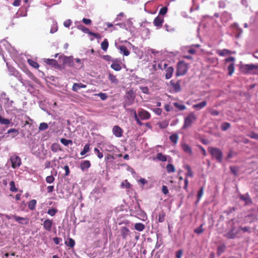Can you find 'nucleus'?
Listing matches in <instances>:
<instances>
[{"instance_id": "nucleus-1", "label": "nucleus", "mask_w": 258, "mask_h": 258, "mask_svg": "<svg viewBox=\"0 0 258 258\" xmlns=\"http://www.w3.org/2000/svg\"><path fill=\"white\" fill-rule=\"evenodd\" d=\"M238 221L233 219L229 221V223L230 224V229L227 232H225L223 234V236L229 239L235 238L240 232L239 228L236 227V225L238 224Z\"/></svg>"}, {"instance_id": "nucleus-2", "label": "nucleus", "mask_w": 258, "mask_h": 258, "mask_svg": "<svg viewBox=\"0 0 258 258\" xmlns=\"http://www.w3.org/2000/svg\"><path fill=\"white\" fill-rule=\"evenodd\" d=\"M197 119V117L194 112L189 113L184 119V123L182 128L185 130L190 127L192 124L196 121Z\"/></svg>"}, {"instance_id": "nucleus-3", "label": "nucleus", "mask_w": 258, "mask_h": 258, "mask_svg": "<svg viewBox=\"0 0 258 258\" xmlns=\"http://www.w3.org/2000/svg\"><path fill=\"white\" fill-rule=\"evenodd\" d=\"M135 96L132 90L128 91L124 96V100L123 102V108L125 109L127 107L131 105L134 102Z\"/></svg>"}, {"instance_id": "nucleus-4", "label": "nucleus", "mask_w": 258, "mask_h": 258, "mask_svg": "<svg viewBox=\"0 0 258 258\" xmlns=\"http://www.w3.org/2000/svg\"><path fill=\"white\" fill-rule=\"evenodd\" d=\"M240 70L244 74L255 73L258 70V64H242L240 67Z\"/></svg>"}, {"instance_id": "nucleus-5", "label": "nucleus", "mask_w": 258, "mask_h": 258, "mask_svg": "<svg viewBox=\"0 0 258 258\" xmlns=\"http://www.w3.org/2000/svg\"><path fill=\"white\" fill-rule=\"evenodd\" d=\"M158 67L160 69L165 70V78L166 79L168 80L172 77L174 71V69L172 67L168 66L166 63H164L163 65H162V63H159Z\"/></svg>"}, {"instance_id": "nucleus-6", "label": "nucleus", "mask_w": 258, "mask_h": 258, "mask_svg": "<svg viewBox=\"0 0 258 258\" xmlns=\"http://www.w3.org/2000/svg\"><path fill=\"white\" fill-rule=\"evenodd\" d=\"M187 71V66L186 63L183 61H180L177 65L176 76L184 75Z\"/></svg>"}, {"instance_id": "nucleus-7", "label": "nucleus", "mask_w": 258, "mask_h": 258, "mask_svg": "<svg viewBox=\"0 0 258 258\" xmlns=\"http://www.w3.org/2000/svg\"><path fill=\"white\" fill-rule=\"evenodd\" d=\"M208 151L215 157L219 162H221L222 160L223 154L222 151L218 148L209 147L208 148Z\"/></svg>"}, {"instance_id": "nucleus-8", "label": "nucleus", "mask_w": 258, "mask_h": 258, "mask_svg": "<svg viewBox=\"0 0 258 258\" xmlns=\"http://www.w3.org/2000/svg\"><path fill=\"white\" fill-rule=\"evenodd\" d=\"M10 161L12 163V167L14 169L19 167L21 164V159L17 155L11 156Z\"/></svg>"}, {"instance_id": "nucleus-9", "label": "nucleus", "mask_w": 258, "mask_h": 258, "mask_svg": "<svg viewBox=\"0 0 258 258\" xmlns=\"http://www.w3.org/2000/svg\"><path fill=\"white\" fill-rule=\"evenodd\" d=\"M231 28L232 29L233 33L235 35V37L236 38H239L242 33V30L239 27L238 24L234 23L231 25Z\"/></svg>"}, {"instance_id": "nucleus-10", "label": "nucleus", "mask_w": 258, "mask_h": 258, "mask_svg": "<svg viewBox=\"0 0 258 258\" xmlns=\"http://www.w3.org/2000/svg\"><path fill=\"white\" fill-rule=\"evenodd\" d=\"M220 19L221 22L224 24L232 20V15L227 11H224L221 14Z\"/></svg>"}, {"instance_id": "nucleus-11", "label": "nucleus", "mask_w": 258, "mask_h": 258, "mask_svg": "<svg viewBox=\"0 0 258 258\" xmlns=\"http://www.w3.org/2000/svg\"><path fill=\"white\" fill-rule=\"evenodd\" d=\"M138 116L142 120L149 119L151 117L150 113L144 109H141L139 111Z\"/></svg>"}, {"instance_id": "nucleus-12", "label": "nucleus", "mask_w": 258, "mask_h": 258, "mask_svg": "<svg viewBox=\"0 0 258 258\" xmlns=\"http://www.w3.org/2000/svg\"><path fill=\"white\" fill-rule=\"evenodd\" d=\"M120 62L121 60L120 58H115V59L112 61L110 67L114 71H119L121 69V67L120 65Z\"/></svg>"}, {"instance_id": "nucleus-13", "label": "nucleus", "mask_w": 258, "mask_h": 258, "mask_svg": "<svg viewBox=\"0 0 258 258\" xmlns=\"http://www.w3.org/2000/svg\"><path fill=\"white\" fill-rule=\"evenodd\" d=\"M239 199L245 202V205H248L252 204L251 199L248 193L244 195H240Z\"/></svg>"}, {"instance_id": "nucleus-14", "label": "nucleus", "mask_w": 258, "mask_h": 258, "mask_svg": "<svg viewBox=\"0 0 258 258\" xmlns=\"http://www.w3.org/2000/svg\"><path fill=\"white\" fill-rule=\"evenodd\" d=\"M131 232L130 229L125 227H122L120 229V234L123 239H126L127 237L130 236Z\"/></svg>"}, {"instance_id": "nucleus-15", "label": "nucleus", "mask_w": 258, "mask_h": 258, "mask_svg": "<svg viewBox=\"0 0 258 258\" xmlns=\"http://www.w3.org/2000/svg\"><path fill=\"white\" fill-rule=\"evenodd\" d=\"M113 135L118 138L121 137L122 136L123 130L118 125H115L112 129Z\"/></svg>"}, {"instance_id": "nucleus-16", "label": "nucleus", "mask_w": 258, "mask_h": 258, "mask_svg": "<svg viewBox=\"0 0 258 258\" xmlns=\"http://www.w3.org/2000/svg\"><path fill=\"white\" fill-rule=\"evenodd\" d=\"M13 218L19 224L27 225L29 223V219L27 218L19 216H13Z\"/></svg>"}, {"instance_id": "nucleus-17", "label": "nucleus", "mask_w": 258, "mask_h": 258, "mask_svg": "<svg viewBox=\"0 0 258 258\" xmlns=\"http://www.w3.org/2000/svg\"><path fill=\"white\" fill-rule=\"evenodd\" d=\"M52 225V221L49 219H46L43 222V226L45 230L50 231L51 230Z\"/></svg>"}, {"instance_id": "nucleus-18", "label": "nucleus", "mask_w": 258, "mask_h": 258, "mask_svg": "<svg viewBox=\"0 0 258 258\" xmlns=\"http://www.w3.org/2000/svg\"><path fill=\"white\" fill-rule=\"evenodd\" d=\"M207 104L206 101H203L199 103L194 104L192 106L193 109L197 110H200L204 108Z\"/></svg>"}, {"instance_id": "nucleus-19", "label": "nucleus", "mask_w": 258, "mask_h": 258, "mask_svg": "<svg viewBox=\"0 0 258 258\" xmlns=\"http://www.w3.org/2000/svg\"><path fill=\"white\" fill-rule=\"evenodd\" d=\"M86 85L82 83H74L72 87V90L75 92H78V91L81 88H85Z\"/></svg>"}, {"instance_id": "nucleus-20", "label": "nucleus", "mask_w": 258, "mask_h": 258, "mask_svg": "<svg viewBox=\"0 0 258 258\" xmlns=\"http://www.w3.org/2000/svg\"><path fill=\"white\" fill-rule=\"evenodd\" d=\"M91 166L90 162L88 160H85L82 162L80 164V168L83 170L88 169Z\"/></svg>"}, {"instance_id": "nucleus-21", "label": "nucleus", "mask_w": 258, "mask_h": 258, "mask_svg": "<svg viewBox=\"0 0 258 258\" xmlns=\"http://www.w3.org/2000/svg\"><path fill=\"white\" fill-rule=\"evenodd\" d=\"M117 48L120 50V52L125 56H128L130 53L129 50L124 45H120Z\"/></svg>"}, {"instance_id": "nucleus-22", "label": "nucleus", "mask_w": 258, "mask_h": 258, "mask_svg": "<svg viewBox=\"0 0 258 258\" xmlns=\"http://www.w3.org/2000/svg\"><path fill=\"white\" fill-rule=\"evenodd\" d=\"M44 62L47 64L55 67L58 66L57 61L54 59L44 58L43 59Z\"/></svg>"}, {"instance_id": "nucleus-23", "label": "nucleus", "mask_w": 258, "mask_h": 258, "mask_svg": "<svg viewBox=\"0 0 258 258\" xmlns=\"http://www.w3.org/2000/svg\"><path fill=\"white\" fill-rule=\"evenodd\" d=\"M163 22V19L159 16L156 17L153 21L154 25L156 27H161Z\"/></svg>"}, {"instance_id": "nucleus-24", "label": "nucleus", "mask_w": 258, "mask_h": 258, "mask_svg": "<svg viewBox=\"0 0 258 258\" xmlns=\"http://www.w3.org/2000/svg\"><path fill=\"white\" fill-rule=\"evenodd\" d=\"M182 149L184 152L189 154H192V150L190 147L186 144H183L182 145Z\"/></svg>"}, {"instance_id": "nucleus-25", "label": "nucleus", "mask_w": 258, "mask_h": 258, "mask_svg": "<svg viewBox=\"0 0 258 258\" xmlns=\"http://www.w3.org/2000/svg\"><path fill=\"white\" fill-rule=\"evenodd\" d=\"M77 28L78 29L82 31L83 32H84L85 33L88 34H89L90 31L88 28L85 27L84 25H83L82 24H79V25H77Z\"/></svg>"}, {"instance_id": "nucleus-26", "label": "nucleus", "mask_w": 258, "mask_h": 258, "mask_svg": "<svg viewBox=\"0 0 258 258\" xmlns=\"http://www.w3.org/2000/svg\"><path fill=\"white\" fill-rule=\"evenodd\" d=\"M170 83L172 85V88L174 91L176 92H179L181 90L180 85L179 83H172L170 82Z\"/></svg>"}, {"instance_id": "nucleus-27", "label": "nucleus", "mask_w": 258, "mask_h": 258, "mask_svg": "<svg viewBox=\"0 0 258 258\" xmlns=\"http://www.w3.org/2000/svg\"><path fill=\"white\" fill-rule=\"evenodd\" d=\"M231 126L230 123L224 122L221 123L220 127L222 131H226L228 130Z\"/></svg>"}, {"instance_id": "nucleus-28", "label": "nucleus", "mask_w": 258, "mask_h": 258, "mask_svg": "<svg viewBox=\"0 0 258 258\" xmlns=\"http://www.w3.org/2000/svg\"><path fill=\"white\" fill-rule=\"evenodd\" d=\"M65 244L70 247H73L75 246V240L71 238H69L67 240L65 241Z\"/></svg>"}, {"instance_id": "nucleus-29", "label": "nucleus", "mask_w": 258, "mask_h": 258, "mask_svg": "<svg viewBox=\"0 0 258 258\" xmlns=\"http://www.w3.org/2000/svg\"><path fill=\"white\" fill-rule=\"evenodd\" d=\"M173 105L177 108L179 110L182 111L186 109V106L181 104H179L178 102H174L173 103Z\"/></svg>"}, {"instance_id": "nucleus-30", "label": "nucleus", "mask_w": 258, "mask_h": 258, "mask_svg": "<svg viewBox=\"0 0 258 258\" xmlns=\"http://www.w3.org/2000/svg\"><path fill=\"white\" fill-rule=\"evenodd\" d=\"M145 225L141 223H138L135 225V228L139 231H142L145 229Z\"/></svg>"}, {"instance_id": "nucleus-31", "label": "nucleus", "mask_w": 258, "mask_h": 258, "mask_svg": "<svg viewBox=\"0 0 258 258\" xmlns=\"http://www.w3.org/2000/svg\"><path fill=\"white\" fill-rule=\"evenodd\" d=\"M101 49L104 51H106L108 47V42L107 39H105L101 44Z\"/></svg>"}, {"instance_id": "nucleus-32", "label": "nucleus", "mask_w": 258, "mask_h": 258, "mask_svg": "<svg viewBox=\"0 0 258 258\" xmlns=\"http://www.w3.org/2000/svg\"><path fill=\"white\" fill-rule=\"evenodd\" d=\"M51 149L53 152H57L58 151H60V145L58 144L54 143L51 146Z\"/></svg>"}, {"instance_id": "nucleus-33", "label": "nucleus", "mask_w": 258, "mask_h": 258, "mask_svg": "<svg viewBox=\"0 0 258 258\" xmlns=\"http://www.w3.org/2000/svg\"><path fill=\"white\" fill-rule=\"evenodd\" d=\"M36 201L35 200H31L28 203V208L31 210H33L36 207Z\"/></svg>"}, {"instance_id": "nucleus-34", "label": "nucleus", "mask_w": 258, "mask_h": 258, "mask_svg": "<svg viewBox=\"0 0 258 258\" xmlns=\"http://www.w3.org/2000/svg\"><path fill=\"white\" fill-rule=\"evenodd\" d=\"M90 150V145L89 144H86L83 148V150L81 152L80 154L82 156L85 155L87 152H88Z\"/></svg>"}, {"instance_id": "nucleus-35", "label": "nucleus", "mask_w": 258, "mask_h": 258, "mask_svg": "<svg viewBox=\"0 0 258 258\" xmlns=\"http://www.w3.org/2000/svg\"><path fill=\"white\" fill-rule=\"evenodd\" d=\"M156 158L159 161L165 162L167 160V158L165 155H163L161 153H159L157 154Z\"/></svg>"}, {"instance_id": "nucleus-36", "label": "nucleus", "mask_w": 258, "mask_h": 258, "mask_svg": "<svg viewBox=\"0 0 258 258\" xmlns=\"http://www.w3.org/2000/svg\"><path fill=\"white\" fill-rule=\"evenodd\" d=\"M108 79L111 82V83L116 84L118 83V81L116 78V77L111 74H109Z\"/></svg>"}, {"instance_id": "nucleus-37", "label": "nucleus", "mask_w": 258, "mask_h": 258, "mask_svg": "<svg viewBox=\"0 0 258 258\" xmlns=\"http://www.w3.org/2000/svg\"><path fill=\"white\" fill-rule=\"evenodd\" d=\"M235 68L234 63H232L228 67V75L231 76L234 72Z\"/></svg>"}, {"instance_id": "nucleus-38", "label": "nucleus", "mask_w": 258, "mask_h": 258, "mask_svg": "<svg viewBox=\"0 0 258 258\" xmlns=\"http://www.w3.org/2000/svg\"><path fill=\"white\" fill-rule=\"evenodd\" d=\"M10 189L12 192H17L18 191V188L15 186V183L14 181H11L10 183Z\"/></svg>"}, {"instance_id": "nucleus-39", "label": "nucleus", "mask_w": 258, "mask_h": 258, "mask_svg": "<svg viewBox=\"0 0 258 258\" xmlns=\"http://www.w3.org/2000/svg\"><path fill=\"white\" fill-rule=\"evenodd\" d=\"M238 228H239V229H240V231L241 230L244 233H245V232L248 233H251V228L249 226H245L244 227H242L241 226H239Z\"/></svg>"}, {"instance_id": "nucleus-40", "label": "nucleus", "mask_w": 258, "mask_h": 258, "mask_svg": "<svg viewBox=\"0 0 258 258\" xmlns=\"http://www.w3.org/2000/svg\"><path fill=\"white\" fill-rule=\"evenodd\" d=\"M28 62L31 66H32L34 68L37 69L39 68V66L38 63L32 59H28Z\"/></svg>"}, {"instance_id": "nucleus-41", "label": "nucleus", "mask_w": 258, "mask_h": 258, "mask_svg": "<svg viewBox=\"0 0 258 258\" xmlns=\"http://www.w3.org/2000/svg\"><path fill=\"white\" fill-rule=\"evenodd\" d=\"M7 133L9 134H10L11 133H14V134L12 135V138L15 137L16 136H17L19 134V132L15 128H10L9 130L7 132Z\"/></svg>"}, {"instance_id": "nucleus-42", "label": "nucleus", "mask_w": 258, "mask_h": 258, "mask_svg": "<svg viewBox=\"0 0 258 258\" xmlns=\"http://www.w3.org/2000/svg\"><path fill=\"white\" fill-rule=\"evenodd\" d=\"M169 139L172 143L176 144L177 142L178 137L176 134H173L170 136Z\"/></svg>"}, {"instance_id": "nucleus-43", "label": "nucleus", "mask_w": 258, "mask_h": 258, "mask_svg": "<svg viewBox=\"0 0 258 258\" xmlns=\"http://www.w3.org/2000/svg\"><path fill=\"white\" fill-rule=\"evenodd\" d=\"M10 120L8 119L5 118L2 116H0V123L2 124L7 125L10 124Z\"/></svg>"}, {"instance_id": "nucleus-44", "label": "nucleus", "mask_w": 258, "mask_h": 258, "mask_svg": "<svg viewBox=\"0 0 258 258\" xmlns=\"http://www.w3.org/2000/svg\"><path fill=\"white\" fill-rule=\"evenodd\" d=\"M167 171L168 173H172L175 172V169L174 166L171 164H168L166 166Z\"/></svg>"}, {"instance_id": "nucleus-45", "label": "nucleus", "mask_w": 258, "mask_h": 258, "mask_svg": "<svg viewBox=\"0 0 258 258\" xmlns=\"http://www.w3.org/2000/svg\"><path fill=\"white\" fill-rule=\"evenodd\" d=\"M165 213L164 212H161L159 214L158 222L160 223L163 222L165 221Z\"/></svg>"}, {"instance_id": "nucleus-46", "label": "nucleus", "mask_w": 258, "mask_h": 258, "mask_svg": "<svg viewBox=\"0 0 258 258\" xmlns=\"http://www.w3.org/2000/svg\"><path fill=\"white\" fill-rule=\"evenodd\" d=\"M60 142L62 143L63 145L67 146L70 144H72L73 143V142L71 140H67L64 138H62L60 139Z\"/></svg>"}, {"instance_id": "nucleus-47", "label": "nucleus", "mask_w": 258, "mask_h": 258, "mask_svg": "<svg viewBox=\"0 0 258 258\" xmlns=\"http://www.w3.org/2000/svg\"><path fill=\"white\" fill-rule=\"evenodd\" d=\"M226 2L227 1L225 0H221L219 1L218 3V7L220 9H224L226 7Z\"/></svg>"}, {"instance_id": "nucleus-48", "label": "nucleus", "mask_w": 258, "mask_h": 258, "mask_svg": "<svg viewBox=\"0 0 258 258\" xmlns=\"http://www.w3.org/2000/svg\"><path fill=\"white\" fill-rule=\"evenodd\" d=\"M48 127V124L45 122L40 123L39 126V131H44Z\"/></svg>"}, {"instance_id": "nucleus-49", "label": "nucleus", "mask_w": 258, "mask_h": 258, "mask_svg": "<svg viewBox=\"0 0 258 258\" xmlns=\"http://www.w3.org/2000/svg\"><path fill=\"white\" fill-rule=\"evenodd\" d=\"M125 110L127 112H133V115L134 116L135 119L136 120L139 119V116L137 115L136 111L134 109L132 108H126Z\"/></svg>"}, {"instance_id": "nucleus-50", "label": "nucleus", "mask_w": 258, "mask_h": 258, "mask_svg": "<svg viewBox=\"0 0 258 258\" xmlns=\"http://www.w3.org/2000/svg\"><path fill=\"white\" fill-rule=\"evenodd\" d=\"M14 76L17 78V79L21 83L24 84V82L23 81L22 77H21V75L18 72H15V74H14Z\"/></svg>"}, {"instance_id": "nucleus-51", "label": "nucleus", "mask_w": 258, "mask_h": 258, "mask_svg": "<svg viewBox=\"0 0 258 258\" xmlns=\"http://www.w3.org/2000/svg\"><path fill=\"white\" fill-rule=\"evenodd\" d=\"M230 52V50L227 49H223L222 50L219 51L218 54L221 56H224L229 54Z\"/></svg>"}, {"instance_id": "nucleus-52", "label": "nucleus", "mask_w": 258, "mask_h": 258, "mask_svg": "<svg viewBox=\"0 0 258 258\" xmlns=\"http://www.w3.org/2000/svg\"><path fill=\"white\" fill-rule=\"evenodd\" d=\"M203 224H201L200 227L196 228L194 230V232L198 234H201L204 232V229L203 228Z\"/></svg>"}, {"instance_id": "nucleus-53", "label": "nucleus", "mask_w": 258, "mask_h": 258, "mask_svg": "<svg viewBox=\"0 0 258 258\" xmlns=\"http://www.w3.org/2000/svg\"><path fill=\"white\" fill-rule=\"evenodd\" d=\"M94 152L97 155V157L99 159H102L103 158V153L102 152H101L98 148H95L94 149Z\"/></svg>"}, {"instance_id": "nucleus-54", "label": "nucleus", "mask_w": 258, "mask_h": 258, "mask_svg": "<svg viewBox=\"0 0 258 258\" xmlns=\"http://www.w3.org/2000/svg\"><path fill=\"white\" fill-rule=\"evenodd\" d=\"M225 245H221V246H219L218 247V249H217V254L218 256H220L222 253L223 252V251H224V249H225Z\"/></svg>"}, {"instance_id": "nucleus-55", "label": "nucleus", "mask_w": 258, "mask_h": 258, "mask_svg": "<svg viewBox=\"0 0 258 258\" xmlns=\"http://www.w3.org/2000/svg\"><path fill=\"white\" fill-rule=\"evenodd\" d=\"M204 192V187H202L200 189V190L198 191V193L197 194V198L198 201L197 203L199 202V201L200 200L201 197H202Z\"/></svg>"}, {"instance_id": "nucleus-56", "label": "nucleus", "mask_w": 258, "mask_h": 258, "mask_svg": "<svg viewBox=\"0 0 258 258\" xmlns=\"http://www.w3.org/2000/svg\"><path fill=\"white\" fill-rule=\"evenodd\" d=\"M102 58L107 61H113L114 58H113L110 55H104L102 56Z\"/></svg>"}, {"instance_id": "nucleus-57", "label": "nucleus", "mask_w": 258, "mask_h": 258, "mask_svg": "<svg viewBox=\"0 0 258 258\" xmlns=\"http://www.w3.org/2000/svg\"><path fill=\"white\" fill-rule=\"evenodd\" d=\"M57 212V210L55 209L52 208L50 209L47 211V214L51 216H53Z\"/></svg>"}, {"instance_id": "nucleus-58", "label": "nucleus", "mask_w": 258, "mask_h": 258, "mask_svg": "<svg viewBox=\"0 0 258 258\" xmlns=\"http://www.w3.org/2000/svg\"><path fill=\"white\" fill-rule=\"evenodd\" d=\"M185 169L187 170L186 175L189 177H192L193 176V174L189 166L186 165L185 166Z\"/></svg>"}, {"instance_id": "nucleus-59", "label": "nucleus", "mask_w": 258, "mask_h": 258, "mask_svg": "<svg viewBox=\"0 0 258 258\" xmlns=\"http://www.w3.org/2000/svg\"><path fill=\"white\" fill-rule=\"evenodd\" d=\"M57 31V26L56 25V23L53 24V25L51 28L50 33H54L55 32H56Z\"/></svg>"}, {"instance_id": "nucleus-60", "label": "nucleus", "mask_w": 258, "mask_h": 258, "mask_svg": "<svg viewBox=\"0 0 258 258\" xmlns=\"http://www.w3.org/2000/svg\"><path fill=\"white\" fill-rule=\"evenodd\" d=\"M54 178L52 175L48 176L46 178V181L48 183H52L54 181Z\"/></svg>"}, {"instance_id": "nucleus-61", "label": "nucleus", "mask_w": 258, "mask_h": 258, "mask_svg": "<svg viewBox=\"0 0 258 258\" xmlns=\"http://www.w3.org/2000/svg\"><path fill=\"white\" fill-rule=\"evenodd\" d=\"M167 12V8L166 7H162L159 11V14L161 15H164Z\"/></svg>"}, {"instance_id": "nucleus-62", "label": "nucleus", "mask_w": 258, "mask_h": 258, "mask_svg": "<svg viewBox=\"0 0 258 258\" xmlns=\"http://www.w3.org/2000/svg\"><path fill=\"white\" fill-rule=\"evenodd\" d=\"M82 22L86 25H90L92 23V21L90 19L83 18L82 19Z\"/></svg>"}, {"instance_id": "nucleus-63", "label": "nucleus", "mask_w": 258, "mask_h": 258, "mask_svg": "<svg viewBox=\"0 0 258 258\" xmlns=\"http://www.w3.org/2000/svg\"><path fill=\"white\" fill-rule=\"evenodd\" d=\"M72 21L71 19H68L63 22V25L64 27L69 28L72 24Z\"/></svg>"}, {"instance_id": "nucleus-64", "label": "nucleus", "mask_w": 258, "mask_h": 258, "mask_svg": "<svg viewBox=\"0 0 258 258\" xmlns=\"http://www.w3.org/2000/svg\"><path fill=\"white\" fill-rule=\"evenodd\" d=\"M249 137L252 139H254L256 140H258V134L255 133L254 132H251L249 135Z\"/></svg>"}]
</instances>
